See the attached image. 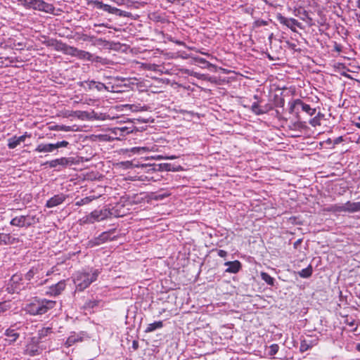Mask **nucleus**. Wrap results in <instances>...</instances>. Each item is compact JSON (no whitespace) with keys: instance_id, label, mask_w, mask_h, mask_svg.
I'll list each match as a JSON object with an SVG mask.
<instances>
[{"instance_id":"43","label":"nucleus","mask_w":360,"mask_h":360,"mask_svg":"<svg viewBox=\"0 0 360 360\" xmlns=\"http://www.w3.org/2000/svg\"><path fill=\"white\" fill-rule=\"evenodd\" d=\"M8 239H9V237L8 235L0 233V244H2V243L6 244L7 243L6 240Z\"/></svg>"},{"instance_id":"29","label":"nucleus","mask_w":360,"mask_h":360,"mask_svg":"<svg viewBox=\"0 0 360 360\" xmlns=\"http://www.w3.org/2000/svg\"><path fill=\"white\" fill-rule=\"evenodd\" d=\"M261 278L268 285H271V286L274 285V281L275 280L269 274H267L266 272H262L261 273Z\"/></svg>"},{"instance_id":"62","label":"nucleus","mask_w":360,"mask_h":360,"mask_svg":"<svg viewBox=\"0 0 360 360\" xmlns=\"http://www.w3.org/2000/svg\"><path fill=\"white\" fill-rule=\"evenodd\" d=\"M202 54H204V55H207V56H209L208 53H204V52H200Z\"/></svg>"},{"instance_id":"13","label":"nucleus","mask_w":360,"mask_h":360,"mask_svg":"<svg viewBox=\"0 0 360 360\" xmlns=\"http://www.w3.org/2000/svg\"><path fill=\"white\" fill-rule=\"evenodd\" d=\"M95 4H96V5L97 6L98 8H101L103 11H105L109 13L116 14V15H119L120 16H122V15L125 16L126 15L123 14L124 11H121V10L117 8L112 7L110 5L104 4L102 2H101V1H95Z\"/></svg>"},{"instance_id":"12","label":"nucleus","mask_w":360,"mask_h":360,"mask_svg":"<svg viewBox=\"0 0 360 360\" xmlns=\"http://www.w3.org/2000/svg\"><path fill=\"white\" fill-rule=\"evenodd\" d=\"M278 20L280 22V23L287 26L289 27L292 31H295V26L300 27V22H299L295 18H288L282 15H279L278 17Z\"/></svg>"},{"instance_id":"36","label":"nucleus","mask_w":360,"mask_h":360,"mask_svg":"<svg viewBox=\"0 0 360 360\" xmlns=\"http://www.w3.org/2000/svg\"><path fill=\"white\" fill-rule=\"evenodd\" d=\"M37 273V269L32 268L26 274H25V278L27 281H30L34 276Z\"/></svg>"},{"instance_id":"8","label":"nucleus","mask_w":360,"mask_h":360,"mask_svg":"<svg viewBox=\"0 0 360 360\" xmlns=\"http://www.w3.org/2000/svg\"><path fill=\"white\" fill-rule=\"evenodd\" d=\"M65 281L64 280L60 281L56 284L50 286L49 290L46 292V295L57 296L65 290Z\"/></svg>"},{"instance_id":"28","label":"nucleus","mask_w":360,"mask_h":360,"mask_svg":"<svg viewBox=\"0 0 360 360\" xmlns=\"http://www.w3.org/2000/svg\"><path fill=\"white\" fill-rule=\"evenodd\" d=\"M51 130H55V131H72V128L70 126H66V125H53L49 127Z\"/></svg>"},{"instance_id":"30","label":"nucleus","mask_w":360,"mask_h":360,"mask_svg":"<svg viewBox=\"0 0 360 360\" xmlns=\"http://www.w3.org/2000/svg\"><path fill=\"white\" fill-rule=\"evenodd\" d=\"M77 48L67 45L64 53L77 58Z\"/></svg>"},{"instance_id":"32","label":"nucleus","mask_w":360,"mask_h":360,"mask_svg":"<svg viewBox=\"0 0 360 360\" xmlns=\"http://www.w3.org/2000/svg\"><path fill=\"white\" fill-rule=\"evenodd\" d=\"M312 274V268L311 266H309L308 267L302 269L299 272V275L302 278H309Z\"/></svg>"},{"instance_id":"55","label":"nucleus","mask_w":360,"mask_h":360,"mask_svg":"<svg viewBox=\"0 0 360 360\" xmlns=\"http://www.w3.org/2000/svg\"><path fill=\"white\" fill-rule=\"evenodd\" d=\"M165 158L167 160H175L177 158V157L175 155H171V156L165 157Z\"/></svg>"},{"instance_id":"47","label":"nucleus","mask_w":360,"mask_h":360,"mask_svg":"<svg viewBox=\"0 0 360 360\" xmlns=\"http://www.w3.org/2000/svg\"><path fill=\"white\" fill-rule=\"evenodd\" d=\"M342 141H343L342 136H338L333 140V144L334 146L338 145V144L340 143Z\"/></svg>"},{"instance_id":"10","label":"nucleus","mask_w":360,"mask_h":360,"mask_svg":"<svg viewBox=\"0 0 360 360\" xmlns=\"http://www.w3.org/2000/svg\"><path fill=\"white\" fill-rule=\"evenodd\" d=\"M111 134L115 136L117 139H121L122 137L132 132L131 127H115L110 129Z\"/></svg>"},{"instance_id":"41","label":"nucleus","mask_w":360,"mask_h":360,"mask_svg":"<svg viewBox=\"0 0 360 360\" xmlns=\"http://www.w3.org/2000/svg\"><path fill=\"white\" fill-rule=\"evenodd\" d=\"M144 68L148 70L155 71L157 70L158 65L155 64L146 63L143 65Z\"/></svg>"},{"instance_id":"11","label":"nucleus","mask_w":360,"mask_h":360,"mask_svg":"<svg viewBox=\"0 0 360 360\" xmlns=\"http://www.w3.org/2000/svg\"><path fill=\"white\" fill-rule=\"evenodd\" d=\"M66 199V195L63 193L55 195L47 200L46 206L49 208H51L62 204Z\"/></svg>"},{"instance_id":"61","label":"nucleus","mask_w":360,"mask_h":360,"mask_svg":"<svg viewBox=\"0 0 360 360\" xmlns=\"http://www.w3.org/2000/svg\"><path fill=\"white\" fill-rule=\"evenodd\" d=\"M335 50L338 52L341 51V49L338 46H335Z\"/></svg>"},{"instance_id":"22","label":"nucleus","mask_w":360,"mask_h":360,"mask_svg":"<svg viewBox=\"0 0 360 360\" xmlns=\"http://www.w3.org/2000/svg\"><path fill=\"white\" fill-rule=\"evenodd\" d=\"M163 326V323L161 321H155L154 323H149L145 330L146 333H151L154 330L161 328Z\"/></svg>"},{"instance_id":"49","label":"nucleus","mask_w":360,"mask_h":360,"mask_svg":"<svg viewBox=\"0 0 360 360\" xmlns=\"http://www.w3.org/2000/svg\"><path fill=\"white\" fill-rule=\"evenodd\" d=\"M175 43H176V44H178V45L184 46L186 47V48H187V49H191V50H193V47H189V46H186L185 43H184V42H183V41H176V42H175Z\"/></svg>"},{"instance_id":"39","label":"nucleus","mask_w":360,"mask_h":360,"mask_svg":"<svg viewBox=\"0 0 360 360\" xmlns=\"http://www.w3.org/2000/svg\"><path fill=\"white\" fill-rule=\"evenodd\" d=\"M91 61L96 62V63H101L103 65L108 64L107 59L103 58H101L100 56H93V60H91Z\"/></svg>"},{"instance_id":"60","label":"nucleus","mask_w":360,"mask_h":360,"mask_svg":"<svg viewBox=\"0 0 360 360\" xmlns=\"http://www.w3.org/2000/svg\"><path fill=\"white\" fill-rule=\"evenodd\" d=\"M356 349L360 352V343L357 344L356 346Z\"/></svg>"},{"instance_id":"15","label":"nucleus","mask_w":360,"mask_h":360,"mask_svg":"<svg viewBox=\"0 0 360 360\" xmlns=\"http://www.w3.org/2000/svg\"><path fill=\"white\" fill-rule=\"evenodd\" d=\"M224 265L228 266L225 271L231 274L238 273L242 267L241 263L238 260L226 262Z\"/></svg>"},{"instance_id":"33","label":"nucleus","mask_w":360,"mask_h":360,"mask_svg":"<svg viewBox=\"0 0 360 360\" xmlns=\"http://www.w3.org/2000/svg\"><path fill=\"white\" fill-rule=\"evenodd\" d=\"M323 116V115L321 113V112H319L317 114V115H316L315 117H314L313 118H311L310 120H309V124L312 126V127H316V126H319L321 124V122H320V117Z\"/></svg>"},{"instance_id":"17","label":"nucleus","mask_w":360,"mask_h":360,"mask_svg":"<svg viewBox=\"0 0 360 360\" xmlns=\"http://www.w3.org/2000/svg\"><path fill=\"white\" fill-rule=\"evenodd\" d=\"M4 335L7 337L6 340L9 345L14 343L19 338V333L13 328H8L6 330Z\"/></svg>"},{"instance_id":"42","label":"nucleus","mask_w":360,"mask_h":360,"mask_svg":"<svg viewBox=\"0 0 360 360\" xmlns=\"http://www.w3.org/2000/svg\"><path fill=\"white\" fill-rule=\"evenodd\" d=\"M31 136V135L30 134H28L27 132H25L23 135L20 136H17V139L19 141V143H22V142H24L25 141V139L26 138H30Z\"/></svg>"},{"instance_id":"35","label":"nucleus","mask_w":360,"mask_h":360,"mask_svg":"<svg viewBox=\"0 0 360 360\" xmlns=\"http://www.w3.org/2000/svg\"><path fill=\"white\" fill-rule=\"evenodd\" d=\"M278 349H279V346L277 344H272L269 347L268 354L270 356H274L278 352Z\"/></svg>"},{"instance_id":"45","label":"nucleus","mask_w":360,"mask_h":360,"mask_svg":"<svg viewBox=\"0 0 360 360\" xmlns=\"http://www.w3.org/2000/svg\"><path fill=\"white\" fill-rule=\"evenodd\" d=\"M95 88L98 89V91H102L103 89H106L105 85L103 83L101 82H97L96 83Z\"/></svg>"},{"instance_id":"2","label":"nucleus","mask_w":360,"mask_h":360,"mask_svg":"<svg viewBox=\"0 0 360 360\" xmlns=\"http://www.w3.org/2000/svg\"><path fill=\"white\" fill-rule=\"evenodd\" d=\"M56 304L54 300L46 299H35L34 301L27 304L23 309L32 316L42 315L53 309Z\"/></svg>"},{"instance_id":"27","label":"nucleus","mask_w":360,"mask_h":360,"mask_svg":"<svg viewBox=\"0 0 360 360\" xmlns=\"http://www.w3.org/2000/svg\"><path fill=\"white\" fill-rule=\"evenodd\" d=\"M51 45L54 47L55 50L62 51L64 53L65 49L68 44H64L60 41L54 40L52 41Z\"/></svg>"},{"instance_id":"59","label":"nucleus","mask_w":360,"mask_h":360,"mask_svg":"<svg viewBox=\"0 0 360 360\" xmlns=\"http://www.w3.org/2000/svg\"><path fill=\"white\" fill-rule=\"evenodd\" d=\"M333 140H332L331 139H328L326 141V143L328 144H330V143H333Z\"/></svg>"},{"instance_id":"18","label":"nucleus","mask_w":360,"mask_h":360,"mask_svg":"<svg viewBox=\"0 0 360 360\" xmlns=\"http://www.w3.org/2000/svg\"><path fill=\"white\" fill-rule=\"evenodd\" d=\"M54 150H56L54 143H40L34 150L37 153H53Z\"/></svg>"},{"instance_id":"25","label":"nucleus","mask_w":360,"mask_h":360,"mask_svg":"<svg viewBox=\"0 0 360 360\" xmlns=\"http://www.w3.org/2000/svg\"><path fill=\"white\" fill-rule=\"evenodd\" d=\"M156 146H153L151 148L149 147H134L131 148L130 151L133 153H139L142 154L146 151H155V148Z\"/></svg>"},{"instance_id":"19","label":"nucleus","mask_w":360,"mask_h":360,"mask_svg":"<svg viewBox=\"0 0 360 360\" xmlns=\"http://www.w3.org/2000/svg\"><path fill=\"white\" fill-rule=\"evenodd\" d=\"M346 203V210L348 213H354L360 212V201L352 202L347 201Z\"/></svg>"},{"instance_id":"16","label":"nucleus","mask_w":360,"mask_h":360,"mask_svg":"<svg viewBox=\"0 0 360 360\" xmlns=\"http://www.w3.org/2000/svg\"><path fill=\"white\" fill-rule=\"evenodd\" d=\"M325 211L333 213L347 212L346 203L330 205L325 208Z\"/></svg>"},{"instance_id":"26","label":"nucleus","mask_w":360,"mask_h":360,"mask_svg":"<svg viewBox=\"0 0 360 360\" xmlns=\"http://www.w3.org/2000/svg\"><path fill=\"white\" fill-rule=\"evenodd\" d=\"M19 5L22 6L27 9H32L37 0H17Z\"/></svg>"},{"instance_id":"5","label":"nucleus","mask_w":360,"mask_h":360,"mask_svg":"<svg viewBox=\"0 0 360 360\" xmlns=\"http://www.w3.org/2000/svg\"><path fill=\"white\" fill-rule=\"evenodd\" d=\"M290 110L291 112L294 111L296 107H300L302 110L307 113L309 115L312 116L316 113V109L310 107L309 105L304 103L300 99H295L292 102L289 103Z\"/></svg>"},{"instance_id":"48","label":"nucleus","mask_w":360,"mask_h":360,"mask_svg":"<svg viewBox=\"0 0 360 360\" xmlns=\"http://www.w3.org/2000/svg\"><path fill=\"white\" fill-rule=\"evenodd\" d=\"M217 254L220 257H226L227 256V252L224 250H219Z\"/></svg>"},{"instance_id":"20","label":"nucleus","mask_w":360,"mask_h":360,"mask_svg":"<svg viewBox=\"0 0 360 360\" xmlns=\"http://www.w3.org/2000/svg\"><path fill=\"white\" fill-rule=\"evenodd\" d=\"M316 340L304 339L301 341L300 350L301 352H304L311 348L316 345Z\"/></svg>"},{"instance_id":"46","label":"nucleus","mask_w":360,"mask_h":360,"mask_svg":"<svg viewBox=\"0 0 360 360\" xmlns=\"http://www.w3.org/2000/svg\"><path fill=\"white\" fill-rule=\"evenodd\" d=\"M192 58L197 63H201V64H205V63H207V61L204 59V58H200V57H192Z\"/></svg>"},{"instance_id":"6","label":"nucleus","mask_w":360,"mask_h":360,"mask_svg":"<svg viewBox=\"0 0 360 360\" xmlns=\"http://www.w3.org/2000/svg\"><path fill=\"white\" fill-rule=\"evenodd\" d=\"M112 232L111 231H105L103 232L100 234L97 238L90 240L89 242V245L90 247H94L97 245H100L108 240H111L114 238V236H112Z\"/></svg>"},{"instance_id":"51","label":"nucleus","mask_w":360,"mask_h":360,"mask_svg":"<svg viewBox=\"0 0 360 360\" xmlns=\"http://www.w3.org/2000/svg\"><path fill=\"white\" fill-rule=\"evenodd\" d=\"M112 1L119 6L124 5L126 1V0H112Z\"/></svg>"},{"instance_id":"38","label":"nucleus","mask_w":360,"mask_h":360,"mask_svg":"<svg viewBox=\"0 0 360 360\" xmlns=\"http://www.w3.org/2000/svg\"><path fill=\"white\" fill-rule=\"evenodd\" d=\"M10 308L9 303L6 302H0V315Z\"/></svg>"},{"instance_id":"52","label":"nucleus","mask_w":360,"mask_h":360,"mask_svg":"<svg viewBox=\"0 0 360 360\" xmlns=\"http://www.w3.org/2000/svg\"><path fill=\"white\" fill-rule=\"evenodd\" d=\"M26 350H27V353L29 354L32 355V356H34V355L36 354V352L37 351L34 352L33 349H30V347L29 346L27 347V349Z\"/></svg>"},{"instance_id":"3","label":"nucleus","mask_w":360,"mask_h":360,"mask_svg":"<svg viewBox=\"0 0 360 360\" xmlns=\"http://www.w3.org/2000/svg\"><path fill=\"white\" fill-rule=\"evenodd\" d=\"M110 215L108 209L95 210L89 214L84 216L79 219L81 224H94L96 221H101L107 219Z\"/></svg>"},{"instance_id":"21","label":"nucleus","mask_w":360,"mask_h":360,"mask_svg":"<svg viewBox=\"0 0 360 360\" xmlns=\"http://www.w3.org/2000/svg\"><path fill=\"white\" fill-rule=\"evenodd\" d=\"M251 110L255 114L257 115L264 114L268 111L266 107H262L259 105L257 102H255L252 104Z\"/></svg>"},{"instance_id":"40","label":"nucleus","mask_w":360,"mask_h":360,"mask_svg":"<svg viewBox=\"0 0 360 360\" xmlns=\"http://www.w3.org/2000/svg\"><path fill=\"white\" fill-rule=\"evenodd\" d=\"M72 115L77 116L78 118L83 119V117L87 115V112L85 111L77 110L74 111Z\"/></svg>"},{"instance_id":"54","label":"nucleus","mask_w":360,"mask_h":360,"mask_svg":"<svg viewBox=\"0 0 360 360\" xmlns=\"http://www.w3.org/2000/svg\"><path fill=\"white\" fill-rule=\"evenodd\" d=\"M302 243V239H298L297 240L295 243H294V248H297L298 247V245H300Z\"/></svg>"},{"instance_id":"58","label":"nucleus","mask_w":360,"mask_h":360,"mask_svg":"<svg viewBox=\"0 0 360 360\" xmlns=\"http://www.w3.org/2000/svg\"><path fill=\"white\" fill-rule=\"evenodd\" d=\"M137 347H138V343L136 341H134V342H133V347L134 349H136Z\"/></svg>"},{"instance_id":"1","label":"nucleus","mask_w":360,"mask_h":360,"mask_svg":"<svg viewBox=\"0 0 360 360\" xmlns=\"http://www.w3.org/2000/svg\"><path fill=\"white\" fill-rule=\"evenodd\" d=\"M101 271L98 269L91 268L89 269L77 271L73 276V281L76 290L82 291L88 288L93 282L97 280Z\"/></svg>"},{"instance_id":"44","label":"nucleus","mask_w":360,"mask_h":360,"mask_svg":"<svg viewBox=\"0 0 360 360\" xmlns=\"http://www.w3.org/2000/svg\"><path fill=\"white\" fill-rule=\"evenodd\" d=\"M84 83H85L87 85L89 89H92L95 88L96 82H95L94 80H91V81H85V82H84Z\"/></svg>"},{"instance_id":"14","label":"nucleus","mask_w":360,"mask_h":360,"mask_svg":"<svg viewBox=\"0 0 360 360\" xmlns=\"http://www.w3.org/2000/svg\"><path fill=\"white\" fill-rule=\"evenodd\" d=\"M27 216L21 215L19 217H15L12 219L10 224L12 226H18V227H24L29 226L31 225V222L27 221Z\"/></svg>"},{"instance_id":"64","label":"nucleus","mask_w":360,"mask_h":360,"mask_svg":"<svg viewBox=\"0 0 360 360\" xmlns=\"http://www.w3.org/2000/svg\"><path fill=\"white\" fill-rule=\"evenodd\" d=\"M358 38L360 39V34L359 35Z\"/></svg>"},{"instance_id":"23","label":"nucleus","mask_w":360,"mask_h":360,"mask_svg":"<svg viewBox=\"0 0 360 360\" xmlns=\"http://www.w3.org/2000/svg\"><path fill=\"white\" fill-rule=\"evenodd\" d=\"M77 58L81 60L90 61L93 60V55L88 51L78 49Z\"/></svg>"},{"instance_id":"57","label":"nucleus","mask_w":360,"mask_h":360,"mask_svg":"<svg viewBox=\"0 0 360 360\" xmlns=\"http://www.w3.org/2000/svg\"><path fill=\"white\" fill-rule=\"evenodd\" d=\"M193 56H190V55H188V54H184V55H181V58H184V59H187L188 58H192Z\"/></svg>"},{"instance_id":"7","label":"nucleus","mask_w":360,"mask_h":360,"mask_svg":"<svg viewBox=\"0 0 360 360\" xmlns=\"http://www.w3.org/2000/svg\"><path fill=\"white\" fill-rule=\"evenodd\" d=\"M32 9L51 14L53 13L55 11V8L52 4L46 3L43 0H37Z\"/></svg>"},{"instance_id":"56","label":"nucleus","mask_w":360,"mask_h":360,"mask_svg":"<svg viewBox=\"0 0 360 360\" xmlns=\"http://www.w3.org/2000/svg\"><path fill=\"white\" fill-rule=\"evenodd\" d=\"M170 165L169 164H164V167H165V169L167 171H170L171 169H170Z\"/></svg>"},{"instance_id":"53","label":"nucleus","mask_w":360,"mask_h":360,"mask_svg":"<svg viewBox=\"0 0 360 360\" xmlns=\"http://www.w3.org/2000/svg\"><path fill=\"white\" fill-rule=\"evenodd\" d=\"M150 159L159 160H163L165 158L164 156H162V155H156V156H151Z\"/></svg>"},{"instance_id":"37","label":"nucleus","mask_w":360,"mask_h":360,"mask_svg":"<svg viewBox=\"0 0 360 360\" xmlns=\"http://www.w3.org/2000/svg\"><path fill=\"white\" fill-rule=\"evenodd\" d=\"M69 146V142H68L67 141H58L56 143H54V146H55V149H58L59 148H66Z\"/></svg>"},{"instance_id":"50","label":"nucleus","mask_w":360,"mask_h":360,"mask_svg":"<svg viewBox=\"0 0 360 360\" xmlns=\"http://www.w3.org/2000/svg\"><path fill=\"white\" fill-rule=\"evenodd\" d=\"M121 164L124 165L126 168H129L132 166V163L129 161L122 162Z\"/></svg>"},{"instance_id":"63","label":"nucleus","mask_w":360,"mask_h":360,"mask_svg":"<svg viewBox=\"0 0 360 360\" xmlns=\"http://www.w3.org/2000/svg\"><path fill=\"white\" fill-rule=\"evenodd\" d=\"M349 325H350V326H353V322H351V323H349Z\"/></svg>"},{"instance_id":"34","label":"nucleus","mask_w":360,"mask_h":360,"mask_svg":"<svg viewBox=\"0 0 360 360\" xmlns=\"http://www.w3.org/2000/svg\"><path fill=\"white\" fill-rule=\"evenodd\" d=\"M94 199V197H91V196H89V197H86V198H84L78 201H77L75 202V205L79 207V206H82L84 205H86V204H89V202H91Z\"/></svg>"},{"instance_id":"9","label":"nucleus","mask_w":360,"mask_h":360,"mask_svg":"<svg viewBox=\"0 0 360 360\" xmlns=\"http://www.w3.org/2000/svg\"><path fill=\"white\" fill-rule=\"evenodd\" d=\"M71 163L72 161L70 160V158L63 157L51 161H47L45 165H48L51 168H56L58 166L66 167Z\"/></svg>"},{"instance_id":"31","label":"nucleus","mask_w":360,"mask_h":360,"mask_svg":"<svg viewBox=\"0 0 360 360\" xmlns=\"http://www.w3.org/2000/svg\"><path fill=\"white\" fill-rule=\"evenodd\" d=\"M20 144L16 136H14L8 139V147L10 149H13Z\"/></svg>"},{"instance_id":"24","label":"nucleus","mask_w":360,"mask_h":360,"mask_svg":"<svg viewBox=\"0 0 360 360\" xmlns=\"http://www.w3.org/2000/svg\"><path fill=\"white\" fill-rule=\"evenodd\" d=\"M53 333V329L51 327H44L38 331V338L42 340L44 338Z\"/></svg>"},{"instance_id":"4","label":"nucleus","mask_w":360,"mask_h":360,"mask_svg":"<svg viewBox=\"0 0 360 360\" xmlns=\"http://www.w3.org/2000/svg\"><path fill=\"white\" fill-rule=\"evenodd\" d=\"M88 338H89V335L84 331L79 333L72 332L65 341V345L69 347L77 342H82Z\"/></svg>"}]
</instances>
